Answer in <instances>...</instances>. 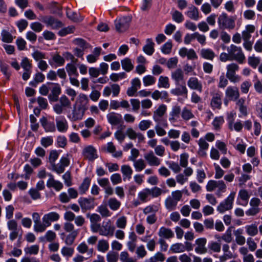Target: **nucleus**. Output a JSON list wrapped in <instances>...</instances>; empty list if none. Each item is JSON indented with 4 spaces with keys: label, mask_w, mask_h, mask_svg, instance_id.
I'll use <instances>...</instances> for the list:
<instances>
[{
    "label": "nucleus",
    "mask_w": 262,
    "mask_h": 262,
    "mask_svg": "<svg viewBox=\"0 0 262 262\" xmlns=\"http://www.w3.org/2000/svg\"><path fill=\"white\" fill-rule=\"evenodd\" d=\"M206 188L207 191L212 192L215 189H217L216 195L218 197H221L223 193L226 191L227 186L224 181L223 180H209L206 186Z\"/></svg>",
    "instance_id": "f03ea898"
},
{
    "label": "nucleus",
    "mask_w": 262,
    "mask_h": 262,
    "mask_svg": "<svg viewBox=\"0 0 262 262\" xmlns=\"http://www.w3.org/2000/svg\"><path fill=\"white\" fill-rule=\"evenodd\" d=\"M84 111L74 105L71 116L69 118L73 121L81 120L85 113Z\"/></svg>",
    "instance_id": "a878e982"
},
{
    "label": "nucleus",
    "mask_w": 262,
    "mask_h": 262,
    "mask_svg": "<svg viewBox=\"0 0 262 262\" xmlns=\"http://www.w3.org/2000/svg\"><path fill=\"white\" fill-rule=\"evenodd\" d=\"M121 171L123 174V180H129L133 172L132 167L128 165H123L121 167Z\"/></svg>",
    "instance_id": "f704fd0d"
},
{
    "label": "nucleus",
    "mask_w": 262,
    "mask_h": 262,
    "mask_svg": "<svg viewBox=\"0 0 262 262\" xmlns=\"http://www.w3.org/2000/svg\"><path fill=\"white\" fill-rule=\"evenodd\" d=\"M53 143V138L52 136L42 137L40 140V144L44 147H48Z\"/></svg>",
    "instance_id": "052dcab7"
},
{
    "label": "nucleus",
    "mask_w": 262,
    "mask_h": 262,
    "mask_svg": "<svg viewBox=\"0 0 262 262\" xmlns=\"http://www.w3.org/2000/svg\"><path fill=\"white\" fill-rule=\"evenodd\" d=\"M106 118L108 123L112 125H117L122 122L121 115L115 112L107 114Z\"/></svg>",
    "instance_id": "2eb2a0df"
},
{
    "label": "nucleus",
    "mask_w": 262,
    "mask_h": 262,
    "mask_svg": "<svg viewBox=\"0 0 262 262\" xmlns=\"http://www.w3.org/2000/svg\"><path fill=\"white\" fill-rule=\"evenodd\" d=\"M235 195V192H232L225 200L217 206V211L220 213H223L226 211L231 210L233 208Z\"/></svg>",
    "instance_id": "423d86ee"
},
{
    "label": "nucleus",
    "mask_w": 262,
    "mask_h": 262,
    "mask_svg": "<svg viewBox=\"0 0 262 262\" xmlns=\"http://www.w3.org/2000/svg\"><path fill=\"white\" fill-rule=\"evenodd\" d=\"M158 234V235L163 239H169L172 238L174 236V233L171 229L165 227H161Z\"/></svg>",
    "instance_id": "c85d7f7f"
},
{
    "label": "nucleus",
    "mask_w": 262,
    "mask_h": 262,
    "mask_svg": "<svg viewBox=\"0 0 262 262\" xmlns=\"http://www.w3.org/2000/svg\"><path fill=\"white\" fill-rule=\"evenodd\" d=\"M122 69L127 72L133 70L134 66L132 60L129 58H125L121 61Z\"/></svg>",
    "instance_id": "58836bf2"
},
{
    "label": "nucleus",
    "mask_w": 262,
    "mask_h": 262,
    "mask_svg": "<svg viewBox=\"0 0 262 262\" xmlns=\"http://www.w3.org/2000/svg\"><path fill=\"white\" fill-rule=\"evenodd\" d=\"M87 216L90 219L91 223L90 228L91 231L93 232L95 229H96L98 226L99 227V225L100 224L99 222L101 220V217L97 213L88 214Z\"/></svg>",
    "instance_id": "393cba45"
},
{
    "label": "nucleus",
    "mask_w": 262,
    "mask_h": 262,
    "mask_svg": "<svg viewBox=\"0 0 262 262\" xmlns=\"http://www.w3.org/2000/svg\"><path fill=\"white\" fill-rule=\"evenodd\" d=\"M60 218L59 214L56 212H51L45 214L42 217V222L50 226L52 222L57 221Z\"/></svg>",
    "instance_id": "a211bd4d"
},
{
    "label": "nucleus",
    "mask_w": 262,
    "mask_h": 262,
    "mask_svg": "<svg viewBox=\"0 0 262 262\" xmlns=\"http://www.w3.org/2000/svg\"><path fill=\"white\" fill-rule=\"evenodd\" d=\"M133 162V166L137 172H140L145 169L146 164L144 160L142 159L136 160Z\"/></svg>",
    "instance_id": "c03bdc74"
},
{
    "label": "nucleus",
    "mask_w": 262,
    "mask_h": 262,
    "mask_svg": "<svg viewBox=\"0 0 262 262\" xmlns=\"http://www.w3.org/2000/svg\"><path fill=\"white\" fill-rule=\"evenodd\" d=\"M56 124L57 130L59 132H66L68 129V123L64 118H56Z\"/></svg>",
    "instance_id": "cd10ccee"
},
{
    "label": "nucleus",
    "mask_w": 262,
    "mask_h": 262,
    "mask_svg": "<svg viewBox=\"0 0 262 262\" xmlns=\"http://www.w3.org/2000/svg\"><path fill=\"white\" fill-rule=\"evenodd\" d=\"M77 250L81 254L88 253L89 257L93 256L94 250L93 248L89 249L85 242L80 243L77 247Z\"/></svg>",
    "instance_id": "2f4dec72"
},
{
    "label": "nucleus",
    "mask_w": 262,
    "mask_h": 262,
    "mask_svg": "<svg viewBox=\"0 0 262 262\" xmlns=\"http://www.w3.org/2000/svg\"><path fill=\"white\" fill-rule=\"evenodd\" d=\"M131 17L130 16H124L117 19L115 20V27L117 31L123 32L125 31L129 27Z\"/></svg>",
    "instance_id": "6e6552de"
},
{
    "label": "nucleus",
    "mask_w": 262,
    "mask_h": 262,
    "mask_svg": "<svg viewBox=\"0 0 262 262\" xmlns=\"http://www.w3.org/2000/svg\"><path fill=\"white\" fill-rule=\"evenodd\" d=\"M82 156L84 159L90 162H93L98 158L97 150L92 145H88L83 147Z\"/></svg>",
    "instance_id": "0eeeda50"
},
{
    "label": "nucleus",
    "mask_w": 262,
    "mask_h": 262,
    "mask_svg": "<svg viewBox=\"0 0 262 262\" xmlns=\"http://www.w3.org/2000/svg\"><path fill=\"white\" fill-rule=\"evenodd\" d=\"M97 250L102 253H105L109 249V243L104 239H101L98 242L97 245Z\"/></svg>",
    "instance_id": "79ce46f5"
},
{
    "label": "nucleus",
    "mask_w": 262,
    "mask_h": 262,
    "mask_svg": "<svg viewBox=\"0 0 262 262\" xmlns=\"http://www.w3.org/2000/svg\"><path fill=\"white\" fill-rule=\"evenodd\" d=\"M155 43L152 41V39L148 38L146 40V45L143 47V51L148 55H151L154 51Z\"/></svg>",
    "instance_id": "473e14b6"
},
{
    "label": "nucleus",
    "mask_w": 262,
    "mask_h": 262,
    "mask_svg": "<svg viewBox=\"0 0 262 262\" xmlns=\"http://www.w3.org/2000/svg\"><path fill=\"white\" fill-rule=\"evenodd\" d=\"M49 179L47 182V186L48 188H53L55 190L59 191L63 188L62 183L54 179L53 176L51 173H48Z\"/></svg>",
    "instance_id": "aec40b11"
},
{
    "label": "nucleus",
    "mask_w": 262,
    "mask_h": 262,
    "mask_svg": "<svg viewBox=\"0 0 262 262\" xmlns=\"http://www.w3.org/2000/svg\"><path fill=\"white\" fill-rule=\"evenodd\" d=\"M126 77V74L125 72H121L119 73H112L110 76V79L114 82H117L119 80L124 79Z\"/></svg>",
    "instance_id": "bf43d9fd"
},
{
    "label": "nucleus",
    "mask_w": 262,
    "mask_h": 262,
    "mask_svg": "<svg viewBox=\"0 0 262 262\" xmlns=\"http://www.w3.org/2000/svg\"><path fill=\"white\" fill-rule=\"evenodd\" d=\"M39 250V246L37 245H34L25 248L24 251L27 254L36 255L38 253Z\"/></svg>",
    "instance_id": "5fc2aeb1"
},
{
    "label": "nucleus",
    "mask_w": 262,
    "mask_h": 262,
    "mask_svg": "<svg viewBox=\"0 0 262 262\" xmlns=\"http://www.w3.org/2000/svg\"><path fill=\"white\" fill-rule=\"evenodd\" d=\"M106 260L107 262H117L118 260V254L114 251H110L106 254Z\"/></svg>",
    "instance_id": "774afa93"
},
{
    "label": "nucleus",
    "mask_w": 262,
    "mask_h": 262,
    "mask_svg": "<svg viewBox=\"0 0 262 262\" xmlns=\"http://www.w3.org/2000/svg\"><path fill=\"white\" fill-rule=\"evenodd\" d=\"M150 195V190L149 188H145L140 191L138 194V197L141 203L147 202L149 199L148 197Z\"/></svg>",
    "instance_id": "a18cd8bd"
},
{
    "label": "nucleus",
    "mask_w": 262,
    "mask_h": 262,
    "mask_svg": "<svg viewBox=\"0 0 262 262\" xmlns=\"http://www.w3.org/2000/svg\"><path fill=\"white\" fill-rule=\"evenodd\" d=\"M66 71L69 77H78L79 74L76 67L73 63H68L66 66Z\"/></svg>",
    "instance_id": "de8ad7c7"
},
{
    "label": "nucleus",
    "mask_w": 262,
    "mask_h": 262,
    "mask_svg": "<svg viewBox=\"0 0 262 262\" xmlns=\"http://www.w3.org/2000/svg\"><path fill=\"white\" fill-rule=\"evenodd\" d=\"M245 229L246 233L250 236H255L258 232L257 226L255 223L245 226Z\"/></svg>",
    "instance_id": "e433bc0d"
},
{
    "label": "nucleus",
    "mask_w": 262,
    "mask_h": 262,
    "mask_svg": "<svg viewBox=\"0 0 262 262\" xmlns=\"http://www.w3.org/2000/svg\"><path fill=\"white\" fill-rule=\"evenodd\" d=\"M179 86L171 90L170 93L176 96L187 95L188 90L186 86L183 85H179Z\"/></svg>",
    "instance_id": "72a5a7b5"
},
{
    "label": "nucleus",
    "mask_w": 262,
    "mask_h": 262,
    "mask_svg": "<svg viewBox=\"0 0 262 262\" xmlns=\"http://www.w3.org/2000/svg\"><path fill=\"white\" fill-rule=\"evenodd\" d=\"M120 259L121 262H136L132 257H129V254L126 251H122L120 255Z\"/></svg>",
    "instance_id": "e2e57ef3"
},
{
    "label": "nucleus",
    "mask_w": 262,
    "mask_h": 262,
    "mask_svg": "<svg viewBox=\"0 0 262 262\" xmlns=\"http://www.w3.org/2000/svg\"><path fill=\"white\" fill-rule=\"evenodd\" d=\"M165 206L168 210H173L177 205L178 202L172 199L171 196H168L165 202Z\"/></svg>",
    "instance_id": "864d4df0"
},
{
    "label": "nucleus",
    "mask_w": 262,
    "mask_h": 262,
    "mask_svg": "<svg viewBox=\"0 0 262 262\" xmlns=\"http://www.w3.org/2000/svg\"><path fill=\"white\" fill-rule=\"evenodd\" d=\"M41 20L47 26L50 27L53 29H58L63 25L61 21L51 16H43L42 17Z\"/></svg>",
    "instance_id": "1a4fd4ad"
},
{
    "label": "nucleus",
    "mask_w": 262,
    "mask_h": 262,
    "mask_svg": "<svg viewBox=\"0 0 262 262\" xmlns=\"http://www.w3.org/2000/svg\"><path fill=\"white\" fill-rule=\"evenodd\" d=\"M61 88L58 84H55L53 88L51 94L49 96V99L52 101H56L58 100V96L61 93Z\"/></svg>",
    "instance_id": "c9c22d12"
},
{
    "label": "nucleus",
    "mask_w": 262,
    "mask_h": 262,
    "mask_svg": "<svg viewBox=\"0 0 262 262\" xmlns=\"http://www.w3.org/2000/svg\"><path fill=\"white\" fill-rule=\"evenodd\" d=\"M159 206L156 205H149L145 207L143 209L144 214H148L150 213L155 214L158 211Z\"/></svg>",
    "instance_id": "4d7b16f0"
},
{
    "label": "nucleus",
    "mask_w": 262,
    "mask_h": 262,
    "mask_svg": "<svg viewBox=\"0 0 262 262\" xmlns=\"http://www.w3.org/2000/svg\"><path fill=\"white\" fill-rule=\"evenodd\" d=\"M125 128L124 125H122L118 127V129L114 134L115 138L120 143H122L126 137L125 134L124 133L123 129Z\"/></svg>",
    "instance_id": "ea45409f"
},
{
    "label": "nucleus",
    "mask_w": 262,
    "mask_h": 262,
    "mask_svg": "<svg viewBox=\"0 0 262 262\" xmlns=\"http://www.w3.org/2000/svg\"><path fill=\"white\" fill-rule=\"evenodd\" d=\"M167 107L165 104H161L154 112L153 120L157 123H160L162 121V117L166 113Z\"/></svg>",
    "instance_id": "f8f14e48"
},
{
    "label": "nucleus",
    "mask_w": 262,
    "mask_h": 262,
    "mask_svg": "<svg viewBox=\"0 0 262 262\" xmlns=\"http://www.w3.org/2000/svg\"><path fill=\"white\" fill-rule=\"evenodd\" d=\"M212 99L211 100V106L213 110L221 108L222 101V93L221 92H217L214 93L212 94Z\"/></svg>",
    "instance_id": "dca6fc26"
},
{
    "label": "nucleus",
    "mask_w": 262,
    "mask_h": 262,
    "mask_svg": "<svg viewBox=\"0 0 262 262\" xmlns=\"http://www.w3.org/2000/svg\"><path fill=\"white\" fill-rule=\"evenodd\" d=\"M170 250L173 253H182L186 251V247L182 243H176L170 246Z\"/></svg>",
    "instance_id": "49530a36"
},
{
    "label": "nucleus",
    "mask_w": 262,
    "mask_h": 262,
    "mask_svg": "<svg viewBox=\"0 0 262 262\" xmlns=\"http://www.w3.org/2000/svg\"><path fill=\"white\" fill-rule=\"evenodd\" d=\"M172 19L177 23H181L184 20L182 13L178 10H175L172 14Z\"/></svg>",
    "instance_id": "69168bd1"
},
{
    "label": "nucleus",
    "mask_w": 262,
    "mask_h": 262,
    "mask_svg": "<svg viewBox=\"0 0 262 262\" xmlns=\"http://www.w3.org/2000/svg\"><path fill=\"white\" fill-rule=\"evenodd\" d=\"M225 96L228 100H236L239 97L238 89L236 86H228L225 91Z\"/></svg>",
    "instance_id": "9b49d317"
},
{
    "label": "nucleus",
    "mask_w": 262,
    "mask_h": 262,
    "mask_svg": "<svg viewBox=\"0 0 262 262\" xmlns=\"http://www.w3.org/2000/svg\"><path fill=\"white\" fill-rule=\"evenodd\" d=\"M227 50L232 60H235L239 63H243L245 60V56L241 47L232 44L227 48Z\"/></svg>",
    "instance_id": "20e7f679"
},
{
    "label": "nucleus",
    "mask_w": 262,
    "mask_h": 262,
    "mask_svg": "<svg viewBox=\"0 0 262 262\" xmlns=\"http://www.w3.org/2000/svg\"><path fill=\"white\" fill-rule=\"evenodd\" d=\"M185 14L188 18L195 21L198 20L200 18L198 8L194 6L189 7Z\"/></svg>",
    "instance_id": "bb28decb"
},
{
    "label": "nucleus",
    "mask_w": 262,
    "mask_h": 262,
    "mask_svg": "<svg viewBox=\"0 0 262 262\" xmlns=\"http://www.w3.org/2000/svg\"><path fill=\"white\" fill-rule=\"evenodd\" d=\"M91 179L86 177L85 178L80 186L79 189L81 194H84L89 189L91 184Z\"/></svg>",
    "instance_id": "8fccbe9b"
},
{
    "label": "nucleus",
    "mask_w": 262,
    "mask_h": 262,
    "mask_svg": "<svg viewBox=\"0 0 262 262\" xmlns=\"http://www.w3.org/2000/svg\"><path fill=\"white\" fill-rule=\"evenodd\" d=\"M164 255L161 252L156 253L155 255L150 257L148 262H162L165 260Z\"/></svg>",
    "instance_id": "338daca9"
},
{
    "label": "nucleus",
    "mask_w": 262,
    "mask_h": 262,
    "mask_svg": "<svg viewBox=\"0 0 262 262\" xmlns=\"http://www.w3.org/2000/svg\"><path fill=\"white\" fill-rule=\"evenodd\" d=\"M168 97L167 92L165 91H159V90H155L151 94V97L153 99L157 100L159 99H166Z\"/></svg>",
    "instance_id": "37998d69"
},
{
    "label": "nucleus",
    "mask_w": 262,
    "mask_h": 262,
    "mask_svg": "<svg viewBox=\"0 0 262 262\" xmlns=\"http://www.w3.org/2000/svg\"><path fill=\"white\" fill-rule=\"evenodd\" d=\"M137 236L134 232H130L128 234V241L127 242L126 245L128 250L133 252L135 251L137 247Z\"/></svg>",
    "instance_id": "412c9836"
},
{
    "label": "nucleus",
    "mask_w": 262,
    "mask_h": 262,
    "mask_svg": "<svg viewBox=\"0 0 262 262\" xmlns=\"http://www.w3.org/2000/svg\"><path fill=\"white\" fill-rule=\"evenodd\" d=\"M181 112V107L179 106H174L173 107L171 112L170 113V117L169 120L171 122H175L176 118L179 117Z\"/></svg>",
    "instance_id": "09e8293b"
},
{
    "label": "nucleus",
    "mask_w": 262,
    "mask_h": 262,
    "mask_svg": "<svg viewBox=\"0 0 262 262\" xmlns=\"http://www.w3.org/2000/svg\"><path fill=\"white\" fill-rule=\"evenodd\" d=\"M78 234V231H74L68 234L65 238L64 242L66 245H72Z\"/></svg>",
    "instance_id": "3c124183"
},
{
    "label": "nucleus",
    "mask_w": 262,
    "mask_h": 262,
    "mask_svg": "<svg viewBox=\"0 0 262 262\" xmlns=\"http://www.w3.org/2000/svg\"><path fill=\"white\" fill-rule=\"evenodd\" d=\"M78 203L83 210L86 211L93 209L95 206V199L93 198H80Z\"/></svg>",
    "instance_id": "9d476101"
},
{
    "label": "nucleus",
    "mask_w": 262,
    "mask_h": 262,
    "mask_svg": "<svg viewBox=\"0 0 262 262\" xmlns=\"http://www.w3.org/2000/svg\"><path fill=\"white\" fill-rule=\"evenodd\" d=\"M207 239L205 238H199L196 239L195 252L198 254H202L206 253L207 249L205 247Z\"/></svg>",
    "instance_id": "6ab92c4d"
},
{
    "label": "nucleus",
    "mask_w": 262,
    "mask_h": 262,
    "mask_svg": "<svg viewBox=\"0 0 262 262\" xmlns=\"http://www.w3.org/2000/svg\"><path fill=\"white\" fill-rule=\"evenodd\" d=\"M208 247L209 251L215 253H219L221 250V244L214 241H211L209 243Z\"/></svg>",
    "instance_id": "603ef678"
},
{
    "label": "nucleus",
    "mask_w": 262,
    "mask_h": 262,
    "mask_svg": "<svg viewBox=\"0 0 262 262\" xmlns=\"http://www.w3.org/2000/svg\"><path fill=\"white\" fill-rule=\"evenodd\" d=\"M74 249L71 247L64 246L61 249V254L67 258L71 257L74 253Z\"/></svg>",
    "instance_id": "680f3d73"
},
{
    "label": "nucleus",
    "mask_w": 262,
    "mask_h": 262,
    "mask_svg": "<svg viewBox=\"0 0 262 262\" xmlns=\"http://www.w3.org/2000/svg\"><path fill=\"white\" fill-rule=\"evenodd\" d=\"M250 195L245 189H242L239 191L237 203L242 206H246L248 203Z\"/></svg>",
    "instance_id": "4be33fe9"
},
{
    "label": "nucleus",
    "mask_w": 262,
    "mask_h": 262,
    "mask_svg": "<svg viewBox=\"0 0 262 262\" xmlns=\"http://www.w3.org/2000/svg\"><path fill=\"white\" fill-rule=\"evenodd\" d=\"M143 82L145 86L153 85L156 82V78L152 75H148L143 78Z\"/></svg>",
    "instance_id": "13d9d810"
},
{
    "label": "nucleus",
    "mask_w": 262,
    "mask_h": 262,
    "mask_svg": "<svg viewBox=\"0 0 262 262\" xmlns=\"http://www.w3.org/2000/svg\"><path fill=\"white\" fill-rule=\"evenodd\" d=\"M115 227L112 225L111 220L103 221L102 224H100L93 231V233H98L99 235L104 236H112L113 235Z\"/></svg>",
    "instance_id": "7ed1b4c3"
},
{
    "label": "nucleus",
    "mask_w": 262,
    "mask_h": 262,
    "mask_svg": "<svg viewBox=\"0 0 262 262\" xmlns=\"http://www.w3.org/2000/svg\"><path fill=\"white\" fill-rule=\"evenodd\" d=\"M179 54L182 58L187 57L189 60H195L198 58L195 51L192 49H188L185 47H183L179 50Z\"/></svg>",
    "instance_id": "ddd939ff"
},
{
    "label": "nucleus",
    "mask_w": 262,
    "mask_h": 262,
    "mask_svg": "<svg viewBox=\"0 0 262 262\" xmlns=\"http://www.w3.org/2000/svg\"><path fill=\"white\" fill-rule=\"evenodd\" d=\"M40 123L46 132H54L56 130L55 124L53 122H48L46 118H42L40 120Z\"/></svg>",
    "instance_id": "c756f323"
},
{
    "label": "nucleus",
    "mask_w": 262,
    "mask_h": 262,
    "mask_svg": "<svg viewBox=\"0 0 262 262\" xmlns=\"http://www.w3.org/2000/svg\"><path fill=\"white\" fill-rule=\"evenodd\" d=\"M158 87L159 88L169 89L170 88V83L168 77L160 76L158 79Z\"/></svg>",
    "instance_id": "a19ab883"
},
{
    "label": "nucleus",
    "mask_w": 262,
    "mask_h": 262,
    "mask_svg": "<svg viewBox=\"0 0 262 262\" xmlns=\"http://www.w3.org/2000/svg\"><path fill=\"white\" fill-rule=\"evenodd\" d=\"M144 157L150 166H158L161 164V160L155 155L152 151L145 154Z\"/></svg>",
    "instance_id": "4468645a"
},
{
    "label": "nucleus",
    "mask_w": 262,
    "mask_h": 262,
    "mask_svg": "<svg viewBox=\"0 0 262 262\" xmlns=\"http://www.w3.org/2000/svg\"><path fill=\"white\" fill-rule=\"evenodd\" d=\"M52 59L56 64V66L58 67L63 66L65 62L64 58L58 54H56L53 56Z\"/></svg>",
    "instance_id": "0e129e2a"
},
{
    "label": "nucleus",
    "mask_w": 262,
    "mask_h": 262,
    "mask_svg": "<svg viewBox=\"0 0 262 262\" xmlns=\"http://www.w3.org/2000/svg\"><path fill=\"white\" fill-rule=\"evenodd\" d=\"M102 217H108L111 215V212L107 208L105 205H101L98 208L97 210Z\"/></svg>",
    "instance_id": "6e6d98bb"
},
{
    "label": "nucleus",
    "mask_w": 262,
    "mask_h": 262,
    "mask_svg": "<svg viewBox=\"0 0 262 262\" xmlns=\"http://www.w3.org/2000/svg\"><path fill=\"white\" fill-rule=\"evenodd\" d=\"M235 20L233 16H228L227 13L223 12L217 18L219 27L223 30H233L235 27Z\"/></svg>",
    "instance_id": "f257e3e1"
},
{
    "label": "nucleus",
    "mask_w": 262,
    "mask_h": 262,
    "mask_svg": "<svg viewBox=\"0 0 262 262\" xmlns=\"http://www.w3.org/2000/svg\"><path fill=\"white\" fill-rule=\"evenodd\" d=\"M89 99L86 95L80 94L78 97L74 106L85 111L88 109Z\"/></svg>",
    "instance_id": "f3484780"
},
{
    "label": "nucleus",
    "mask_w": 262,
    "mask_h": 262,
    "mask_svg": "<svg viewBox=\"0 0 262 262\" xmlns=\"http://www.w3.org/2000/svg\"><path fill=\"white\" fill-rule=\"evenodd\" d=\"M171 78L174 80L176 85H180L184 80V74L183 70L178 68L171 73Z\"/></svg>",
    "instance_id": "5701e85b"
},
{
    "label": "nucleus",
    "mask_w": 262,
    "mask_h": 262,
    "mask_svg": "<svg viewBox=\"0 0 262 262\" xmlns=\"http://www.w3.org/2000/svg\"><path fill=\"white\" fill-rule=\"evenodd\" d=\"M239 69V66L235 63H231L227 65L226 76L231 82L235 83L241 80V77L236 74Z\"/></svg>",
    "instance_id": "39448f33"
},
{
    "label": "nucleus",
    "mask_w": 262,
    "mask_h": 262,
    "mask_svg": "<svg viewBox=\"0 0 262 262\" xmlns=\"http://www.w3.org/2000/svg\"><path fill=\"white\" fill-rule=\"evenodd\" d=\"M187 84L192 90H197L200 93L202 92V84L196 77H190L187 81Z\"/></svg>",
    "instance_id": "b1692460"
},
{
    "label": "nucleus",
    "mask_w": 262,
    "mask_h": 262,
    "mask_svg": "<svg viewBox=\"0 0 262 262\" xmlns=\"http://www.w3.org/2000/svg\"><path fill=\"white\" fill-rule=\"evenodd\" d=\"M107 204L112 210L116 211L120 208L121 203L116 198H111L108 200Z\"/></svg>",
    "instance_id": "4c0bfd02"
},
{
    "label": "nucleus",
    "mask_w": 262,
    "mask_h": 262,
    "mask_svg": "<svg viewBox=\"0 0 262 262\" xmlns=\"http://www.w3.org/2000/svg\"><path fill=\"white\" fill-rule=\"evenodd\" d=\"M200 56L204 59L213 60L215 56V54L214 51L210 49L203 48L200 51Z\"/></svg>",
    "instance_id": "7c9ffc66"
}]
</instances>
